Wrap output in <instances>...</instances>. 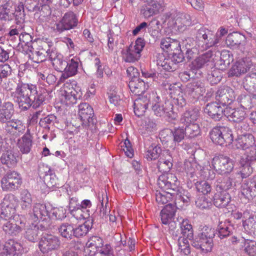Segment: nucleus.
Wrapping results in <instances>:
<instances>
[{"label": "nucleus", "instance_id": "f257e3e1", "mask_svg": "<svg viewBox=\"0 0 256 256\" xmlns=\"http://www.w3.org/2000/svg\"><path fill=\"white\" fill-rule=\"evenodd\" d=\"M50 92L46 88L32 83L19 80L14 91L10 93L14 102L22 111L32 107L36 109L45 103Z\"/></svg>", "mask_w": 256, "mask_h": 256}, {"label": "nucleus", "instance_id": "f03ea898", "mask_svg": "<svg viewBox=\"0 0 256 256\" xmlns=\"http://www.w3.org/2000/svg\"><path fill=\"white\" fill-rule=\"evenodd\" d=\"M149 105L151 106L154 115L157 116L168 117L172 120L176 118V114L173 110L172 102L167 100L164 104L161 103L160 98L156 92L146 93L136 101L134 104L135 114L138 117L143 116Z\"/></svg>", "mask_w": 256, "mask_h": 256}, {"label": "nucleus", "instance_id": "7ed1b4c3", "mask_svg": "<svg viewBox=\"0 0 256 256\" xmlns=\"http://www.w3.org/2000/svg\"><path fill=\"white\" fill-rule=\"evenodd\" d=\"M158 186L164 190L163 193L156 191V200L159 204H164L174 199L177 194L178 185L180 184L178 178L173 174H162L158 180Z\"/></svg>", "mask_w": 256, "mask_h": 256}, {"label": "nucleus", "instance_id": "20e7f679", "mask_svg": "<svg viewBox=\"0 0 256 256\" xmlns=\"http://www.w3.org/2000/svg\"><path fill=\"white\" fill-rule=\"evenodd\" d=\"M216 235L215 229L206 225H201L197 236L194 239L192 246L202 252H210L213 248L214 238Z\"/></svg>", "mask_w": 256, "mask_h": 256}, {"label": "nucleus", "instance_id": "39448f33", "mask_svg": "<svg viewBox=\"0 0 256 256\" xmlns=\"http://www.w3.org/2000/svg\"><path fill=\"white\" fill-rule=\"evenodd\" d=\"M30 219L34 222H42L40 224V230H44L49 228L50 213L48 206L44 204H36L32 210L29 212Z\"/></svg>", "mask_w": 256, "mask_h": 256}, {"label": "nucleus", "instance_id": "423d86ee", "mask_svg": "<svg viewBox=\"0 0 256 256\" xmlns=\"http://www.w3.org/2000/svg\"><path fill=\"white\" fill-rule=\"evenodd\" d=\"M212 142L222 146H227L232 143L234 137L232 130L228 127L217 125L210 132Z\"/></svg>", "mask_w": 256, "mask_h": 256}, {"label": "nucleus", "instance_id": "0eeeda50", "mask_svg": "<svg viewBox=\"0 0 256 256\" xmlns=\"http://www.w3.org/2000/svg\"><path fill=\"white\" fill-rule=\"evenodd\" d=\"M145 45L146 41L144 38L141 37L137 38L134 44H131L122 50V60L125 62L130 63L138 61L141 56V52Z\"/></svg>", "mask_w": 256, "mask_h": 256}, {"label": "nucleus", "instance_id": "6e6552de", "mask_svg": "<svg viewBox=\"0 0 256 256\" xmlns=\"http://www.w3.org/2000/svg\"><path fill=\"white\" fill-rule=\"evenodd\" d=\"M76 82L74 80H69L65 82L63 87L60 90V99L62 103L66 106L73 105L76 103L78 96L81 94L78 92L76 88Z\"/></svg>", "mask_w": 256, "mask_h": 256}, {"label": "nucleus", "instance_id": "1a4fd4ad", "mask_svg": "<svg viewBox=\"0 0 256 256\" xmlns=\"http://www.w3.org/2000/svg\"><path fill=\"white\" fill-rule=\"evenodd\" d=\"M184 95L188 100L194 103L206 92L204 84L200 80H194L188 83L184 90Z\"/></svg>", "mask_w": 256, "mask_h": 256}, {"label": "nucleus", "instance_id": "9d476101", "mask_svg": "<svg viewBox=\"0 0 256 256\" xmlns=\"http://www.w3.org/2000/svg\"><path fill=\"white\" fill-rule=\"evenodd\" d=\"M22 184L20 174L15 170H9L3 176L1 187L3 191L12 192L18 190Z\"/></svg>", "mask_w": 256, "mask_h": 256}, {"label": "nucleus", "instance_id": "9b49d317", "mask_svg": "<svg viewBox=\"0 0 256 256\" xmlns=\"http://www.w3.org/2000/svg\"><path fill=\"white\" fill-rule=\"evenodd\" d=\"M60 238L52 234H43L38 243L40 250L43 254H48L60 248Z\"/></svg>", "mask_w": 256, "mask_h": 256}, {"label": "nucleus", "instance_id": "f8f14e48", "mask_svg": "<svg viewBox=\"0 0 256 256\" xmlns=\"http://www.w3.org/2000/svg\"><path fill=\"white\" fill-rule=\"evenodd\" d=\"M16 211L14 196L11 194L5 196L0 204V218L5 220L14 218Z\"/></svg>", "mask_w": 256, "mask_h": 256}, {"label": "nucleus", "instance_id": "ddd939ff", "mask_svg": "<svg viewBox=\"0 0 256 256\" xmlns=\"http://www.w3.org/2000/svg\"><path fill=\"white\" fill-rule=\"evenodd\" d=\"M78 24V18L72 12L65 13L61 20L55 24L54 30L59 33L76 28Z\"/></svg>", "mask_w": 256, "mask_h": 256}, {"label": "nucleus", "instance_id": "4468645a", "mask_svg": "<svg viewBox=\"0 0 256 256\" xmlns=\"http://www.w3.org/2000/svg\"><path fill=\"white\" fill-rule=\"evenodd\" d=\"M242 232L249 237L256 236V212L250 209L244 212V220H242Z\"/></svg>", "mask_w": 256, "mask_h": 256}, {"label": "nucleus", "instance_id": "2eb2a0df", "mask_svg": "<svg viewBox=\"0 0 256 256\" xmlns=\"http://www.w3.org/2000/svg\"><path fill=\"white\" fill-rule=\"evenodd\" d=\"M212 165L214 169L221 174L229 173L234 168L233 161L222 154L215 156L212 160Z\"/></svg>", "mask_w": 256, "mask_h": 256}, {"label": "nucleus", "instance_id": "dca6fc26", "mask_svg": "<svg viewBox=\"0 0 256 256\" xmlns=\"http://www.w3.org/2000/svg\"><path fill=\"white\" fill-rule=\"evenodd\" d=\"M66 68L58 80V84L64 82L68 78L76 76L78 73L79 68L81 66V61L79 57L74 56L67 60Z\"/></svg>", "mask_w": 256, "mask_h": 256}, {"label": "nucleus", "instance_id": "f3484780", "mask_svg": "<svg viewBox=\"0 0 256 256\" xmlns=\"http://www.w3.org/2000/svg\"><path fill=\"white\" fill-rule=\"evenodd\" d=\"M235 98L234 90L226 86L218 88L216 94V102L223 106L230 104Z\"/></svg>", "mask_w": 256, "mask_h": 256}, {"label": "nucleus", "instance_id": "a211bd4d", "mask_svg": "<svg viewBox=\"0 0 256 256\" xmlns=\"http://www.w3.org/2000/svg\"><path fill=\"white\" fill-rule=\"evenodd\" d=\"M40 177L43 180L45 184L49 188H58V178L53 170L48 166L42 164L38 170Z\"/></svg>", "mask_w": 256, "mask_h": 256}, {"label": "nucleus", "instance_id": "6ab92c4d", "mask_svg": "<svg viewBox=\"0 0 256 256\" xmlns=\"http://www.w3.org/2000/svg\"><path fill=\"white\" fill-rule=\"evenodd\" d=\"M78 114L83 124L90 126L95 123L94 110L88 104H80L78 105Z\"/></svg>", "mask_w": 256, "mask_h": 256}, {"label": "nucleus", "instance_id": "aec40b11", "mask_svg": "<svg viewBox=\"0 0 256 256\" xmlns=\"http://www.w3.org/2000/svg\"><path fill=\"white\" fill-rule=\"evenodd\" d=\"M128 86L132 92L138 96V98L134 100V104L139 98H140L141 96H143L146 93L149 94L154 92L152 90H145V82L139 78L131 79L129 82Z\"/></svg>", "mask_w": 256, "mask_h": 256}, {"label": "nucleus", "instance_id": "412c9836", "mask_svg": "<svg viewBox=\"0 0 256 256\" xmlns=\"http://www.w3.org/2000/svg\"><path fill=\"white\" fill-rule=\"evenodd\" d=\"M252 64L248 58L240 60L237 61L230 68L228 72L229 77L238 76L242 74L246 73Z\"/></svg>", "mask_w": 256, "mask_h": 256}, {"label": "nucleus", "instance_id": "4be33fe9", "mask_svg": "<svg viewBox=\"0 0 256 256\" xmlns=\"http://www.w3.org/2000/svg\"><path fill=\"white\" fill-rule=\"evenodd\" d=\"M204 112L214 120H220L225 116V108L220 106L216 102L208 104L204 108Z\"/></svg>", "mask_w": 256, "mask_h": 256}, {"label": "nucleus", "instance_id": "5701e85b", "mask_svg": "<svg viewBox=\"0 0 256 256\" xmlns=\"http://www.w3.org/2000/svg\"><path fill=\"white\" fill-rule=\"evenodd\" d=\"M254 143V138L250 134L238 136L236 140V146L238 148L244 150L250 148L254 150V151H252V153L256 151V144L254 146V147H253Z\"/></svg>", "mask_w": 256, "mask_h": 256}, {"label": "nucleus", "instance_id": "b1692460", "mask_svg": "<svg viewBox=\"0 0 256 256\" xmlns=\"http://www.w3.org/2000/svg\"><path fill=\"white\" fill-rule=\"evenodd\" d=\"M14 104L10 102H4L0 105V123L7 124L14 114Z\"/></svg>", "mask_w": 256, "mask_h": 256}, {"label": "nucleus", "instance_id": "393cba45", "mask_svg": "<svg viewBox=\"0 0 256 256\" xmlns=\"http://www.w3.org/2000/svg\"><path fill=\"white\" fill-rule=\"evenodd\" d=\"M241 192L248 200L252 199L256 196V177L244 182L242 185Z\"/></svg>", "mask_w": 256, "mask_h": 256}, {"label": "nucleus", "instance_id": "a878e982", "mask_svg": "<svg viewBox=\"0 0 256 256\" xmlns=\"http://www.w3.org/2000/svg\"><path fill=\"white\" fill-rule=\"evenodd\" d=\"M233 226L228 220L218 221L216 227V234L221 240L225 238L232 234Z\"/></svg>", "mask_w": 256, "mask_h": 256}, {"label": "nucleus", "instance_id": "bb28decb", "mask_svg": "<svg viewBox=\"0 0 256 256\" xmlns=\"http://www.w3.org/2000/svg\"><path fill=\"white\" fill-rule=\"evenodd\" d=\"M212 56L210 50L200 55L192 62L191 68L196 70L208 66L212 62Z\"/></svg>", "mask_w": 256, "mask_h": 256}, {"label": "nucleus", "instance_id": "cd10ccee", "mask_svg": "<svg viewBox=\"0 0 256 256\" xmlns=\"http://www.w3.org/2000/svg\"><path fill=\"white\" fill-rule=\"evenodd\" d=\"M32 137L30 130H28L26 133L18 140V146L20 152L24 154H28L32 148Z\"/></svg>", "mask_w": 256, "mask_h": 256}, {"label": "nucleus", "instance_id": "c85d7f7f", "mask_svg": "<svg viewBox=\"0 0 256 256\" xmlns=\"http://www.w3.org/2000/svg\"><path fill=\"white\" fill-rule=\"evenodd\" d=\"M93 219L87 220L84 224L75 226L74 224V238H80L85 236L93 225Z\"/></svg>", "mask_w": 256, "mask_h": 256}, {"label": "nucleus", "instance_id": "c756f323", "mask_svg": "<svg viewBox=\"0 0 256 256\" xmlns=\"http://www.w3.org/2000/svg\"><path fill=\"white\" fill-rule=\"evenodd\" d=\"M246 40L244 35L238 32H234L228 34L226 40V44L232 48H239Z\"/></svg>", "mask_w": 256, "mask_h": 256}, {"label": "nucleus", "instance_id": "7c9ffc66", "mask_svg": "<svg viewBox=\"0 0 256 256\" xmlns=\"http://www.w3.org/2000/svg\"><path fill=\"white\" fill-rule=\"evenodd\" d=\"M214 205L218 208H224L230 202V196L226 190H216L213 196Z\"/></svg>", "mask_w": 256, "mask_h": 256}, {"label": "nucleus", "instance_id": "2f4dec72", "mask_svg": "<svg viewBox=\"0 0 256 256\" xmlns=\"http://www.w3.org/2000/svg\"><path fill=\"white\" fill-rule=\"evenodd\" d=\"M168 150L166 152V154H163L160 158L158 164V168L159 170L164 172L163 174H169L168 172L172 168L173 158Z\"/></svg>", "mask_w": 256, "mask_h": 256}, {"label": "nucleus", "instance_id": "473e14b6", "mask_svg": "<svg viewBox=\"0 0 256 256\" xmlns=\"http://www.w3.org/2000/svg\"><path fill=\"white\" fill-rule=\"evenodd\" d=\"M176 212V206L172 204H166L160 212V218L162 224H168L170 222L174 220Z\"/></svg>", "mask_w": 256, "mask_h": 256}, {"label": "nucleus", "instance_id": "72a5a7b5", "mask_svg": "<svg viewBox=\"0 0 256 256\" xmlns=\"http://www.w3.org/2000/svg\"><path fill=\"white\" fill-rule=\"evenodd\" d=\"M246 112L242 110L232 108L226 107L225 108V116L230 121L239 122L244 120L246 118Z\"/></svg>", "mask_w": 256, "mask_h": 256}, {"label": "nucleus", "instance_id": "f704fd0d", "mask_svg": "<svg viewBox=\"0 0 256 256\" xmlns=\"http://www.w3.org/2000/svg\"><path fill=\"white\" fill-rule=\"evenodd\" d=\"M174 88H175L174 86L171 85L169 87L170 94H174V95L176 94V96H174L172 100L170 102H172L173 106L174 104L180 108H182L186 105L187 99L184 95V92H182L179 87L176 90H174Z\"/></svg>", "mask_w": 256, "mask_h": 256}, {"label": "nucleus", "instance_id": "c9c22d12", "mask_svg": "<svg viewBox=\"0 0 256 256\" xmlns=\"http://www.w3.org/2000/svg\"><path fill=\"white\" fill-rule=\"evenodd\" d=\"M178 227L180 228L181 233L184 236H186L190 240L193 237L194 231L192 224L186 218L182 217L177 218Z\"/></svg>", "mask_w": 256, "mask_h": 256}, {"label": "nucleus", "instance_id": "e433bc0d", "mask_svg": "<svg viewBox=\"0 0 256 256\" xmlns=\"http://www.w3.org/2000/svg\"><path fill=\"white\" fill-rule=\"evenodd\" d=\"M0 161L2 164L6 165L7 167L14 168L17 164L18 158L13 151L8 150L2 154Z\"/></svg>", "mask_w": 256, "mask_h": 256}, {"label": "nucleus", "instance_id": "4c0bfd02", "mask_svg": "<svg viewBox=\"0 0 256 256\" xmlns=\"http://www.w3.org/2000/svg\"><path fill=\"white\" fill-rule=\"evenodd\" d=\"M200 116V112L196 108L186 110L181 116L180 122L184 125L195 124Z\"/></svg>", "mask_w": 256, "mask_h": 256}, {"label": "nucleus", "instance_id": "58836bf2", "mask_svg": "<svg viewBox=\"0 0 256 256\" xmlns=\"http://www.w3.org/2000/svg\"><path fill=\"white\" fill-rule=\"evenodd\" d=\"M57 230L60 236L66 240H70L74 238V224L64 222L58 227Z\"/></svg>", "mask_w": 256, "mask_h": 256}, {"label": "nucleus", "instance_id": "ea45409f", "mask_svg": "<svg viewBox=\"0 0 256 256\" xmlns=\"http://www.w3.org/2000/svg\"><path fill=\"white\" fill-rule=\"evenodd\" d=\"M148 4L147 5L142 6L141 10V13L146 18H148L154 15L158 14L160 11L162 9V6L160 4L153 2Z\"/></svg>", "mask_w": 256, "mask_h": 256}, {"label": "nucleus", "instance_id": "a19ab883", "mask_svg": "<svg viewBox=\"0 0 256 256\" xmlns=\"http://www.w3.org/2000/svg\"><path fill=\"white\" fill-rule=\"evenodd\" d=\"M22 248L20 243L14 240H9L5 244L4 250L7 254L12 256L18 255Z\"/></svg>", "mask_w": 256, "mask_h": 256}, {"label": "nucleus", "instance_id": "79ce46f5", "mask_svg": "<svg viewBox=\"0 0 256 256\" xmlns=\"http://www.w3.org/2000/svg\"><path fill=\"white\" fill-rule=\"evenodd\" d=\"M244 84L246 90L252 91V97L256 99V73L247 74L244 81Z\"/></svg>", "mask_w": 256, "mask_h": 256}, {"label": "nucleus", "instance_id": "37998d69", "mask_svg": "<svg viewBox=\"0 0 256 256\" xmlns=\"http://www.w3.org/2000/svg\"><path fill=\"white\" fill-rule=\"evenodd\" d=\"M2 226L4 234L11 236H16L22 231V228L10 220H6Z\"/></svg>", "mask_w": 256, "mask_h": 256}, {"label": "nucleus", "instance_id": "c03bdc74", "mask_svg": "<svg viewBox=\"0 0 256 256\" xmlns=\"http://www.w3.org/2000/svg\"><path fill=\"white\" fill-rule=\"evenodd\" d=\"M157 65L162 66L164 70L172 72L176 69V64L172 58H166L162 54H159L157 59Z\"/></svg>", "mask_w": 256, "mask_h": 256}, {"label": "nucleus", "instance_id": "a18cd8bd", "mask_svg": "<svg viewBox=\"0 0 256 256\" xmlns=\"http://www.w3.org/2000/svg\"><path fill=\"white\" fill-rule=\"evenodd\" d=\"M18 38L20 40L18 46H20L23 48H26L27 50L32 52L34 50L32 46L33 43V38L32 36L28 33L21 32Z\"/></svg>", "mask_w": 256, "mask_h": 256}, {"label": "nucleus", "instance_id": "49530a36", "mask_svg": "<svg viewBox=\"0 0 256 256\" xmlns=\"http://www.w3.org/2000/svg\"><path fill=\"white\" fill-rule=\"evenodd\" d=\"M40 228L39 225H30L24 234V237L30 242H34L38 240L39 228Z\"/></svg>", "mask_w": 256, "mask_h": 256}, {"label": "nucleus", "instance_id": "de8ad7c7", "mask_svg": "<svg viewBox=\"0 0 256 256\" xmlns=\"http://www.w3.org/2000/svg\"><path fill=\"white\" fill-rule=\"evenodd\" d=\"M218 38H216V36L212 32L205 38L202 43L198 46V48L200 50L203 51L213 46H218Z\"/></svg>", "mask_w": 256, "mask_h": 256}, {"label": "nucleus", "instance_id": "09e8293b", "mask_svg": "<svg viewBox=\"0 0 256 256\" xmlns=\"http://www.w3.org/2000/svg\"><path fill=\"white\" fill-rule=\"evenodd\" d=\"M200 166L198 163L192 160V162L189 160H186L184 164V169L186 176L188 178H193L196 175V170H198V168Z\"/></svg>", "mask_w": 256, "mask_h": 256}, {"label": "nucleus", "instance_id": "8fccbe9b", "mask_svg": "<svg viewBox=\"0 0 256 256\" xmlns=\"http://www.w3.org/2000/svg\"><path fill=\"white\" fill-rule=\"evenodd\" d=\"M174 22V27H177L178 28L190 26L192 24L190 16L187 14H176V18Z\"/></svg>", "mask_w": 256, "mask_h": 256}, {"label": "nucleus", "instance_id": "3c124183", "mask_svg": "<svg viewBox=\"0 0 256 256\" xmlns=\"http://www.w3.org/2000/svg\"><path fill=\"white\" fill-rule=\"evenodd\" d=\"M212 32L204 26H200L196 29V43L198 47L202 43L205 38Z\"/></svg>", "mask_w": 256, "mask_h": 256}, {"label": "nucleus", "instance_id": "603ef678", "mask_svg": "<svg viewBox=\"0 0 256 256\" xmlns=\"http://www.w3.org/2000/svg\"><path fill=\"white\" fill-rule=\"evenodd\" d=\"M188 238L184 236H179L178 240V251L184 255H188L190 252V246L188 243Z\"/></svg>", "mask_w": 256, "mask_h": 256}, {"label": "nucleus", "instance_id": "864d4df0", "mask_svg": "<svg viewBox=\"0 0 256 256\" xmlns=\"http://www.w3.org/2000/svg\"><path fill=\"white\" fill-rule=\"evenodd\" d=\"M244 240V246L245 252L250 256H254L256 254V242L250 240L248 236H242Z\"/></svg>", "mask_w": 256, "mask_h": 256}, {"label": "nucleus", "instance_id": "5fc2aeb1", "mask_svg": "<svg viewBox=\"0 0 256 256\" xmlns=\"http://www.w3.org/2000/svg\"><path fill=\"white\" fill-rule=\"evenodd\" d=\"M178 189L177 194L174 196L176 202L174 204L176 205L178 200L182 201L184 204H188L192 199L190 194L187 191L181 190L178 186Z\"/></svg>", "mask_w": 256, "mask_h": 256}, {"label": "nucleus", "instance_id": "6e6d98bb", "mask_svg": "<svg viewBox=\"0 0 256 256\" xmlns=\"http://www.w3.org/2000/svg\"><path fill=\"white\" fill-rule=\"evenodd\" d=\"M184 129L186 130V137L188 138H195L200 134V127L196 123L186 125Z\"/></svg>", "mask_w": 256, "mask_h": 256}, {"label": "nucleus", "instance_id": "4d7b16f0", "mask_svg": "<svg viewBox=\"0 0 256 256\" xmlns=\"http://www.w3.org/2000/svg\"><path fill=\"white\" fill-rule=\"evenodd\" d=\"M6 126L14 130V132H18L19 134L24 133L26 130L24 124L22 120L17 118H12Z\"/></svg>", "mask_w": 256, "mask_h": 256}, {"label": "nucleus", "instance_id": "13d9d810", "mask_svg": "<svg viewBox=\"0 0 256 256\" xmlns=\"http://www.w3.org/2000/svg\"><path fill=\"white\" fill-rule=\"evenodd\" d=\"M162 152V150L160 146L152 144L149 146L146 153V158L148 160H156L158 158Z\"/></svg>", "mask_w": 256, "mask_h": 256}, {"label": "nucleus", "instance_id": "bf43d9fd", "mask_svg": "<svg viewBox=\"0 0 256 256\" xmlns=\"http://www.w3.org/2000/svg\"><path fill=\"white\" fill-rule=\"evenodd\" d=\"M21 207L23 210H28L30 208L32 204L31 194L26 190H24L21 193Z\"/></svg>", "mask_w": 256, "mask_h": 256}, {"label": "nucleus", "instance_id": "052dcab7", "mask_svg": "<svg viewBox=\"0 0 256 256\" xmlns=\"http://www.w3.org/2000/svg\"><path fill=\"white\" fill-rule=\"evenodd\" d=\"M232 186V180L230 178H219L216 184V190H229Z\"/></svg>", "mask_w": 256, "mask_h": 256}, {"label": "nucleus", "instance_id": "680f3d73", "mask_svg": "<svg viewBox=\"0 0 256 256\" xmlns=\"http://www.w3.org/2000/svg\"><path fill=\"white\" fill-rule=\"evenodd\" d=\"M148 32L152 36H158L162 30L160 22L157 20H152L148 24Z\"/></svg>", "mask_w": 256, "mask_h": 256}, {"label": "nucleus", "instance_id": "e2e57ef3", "mask_svg": "<svg viewBox=\"0 0 256 256\" xmlns=\"http://www.w3.org/2000/svg\"><path fill=\"white\" fill-rule=\"evenodd\" d=\"M14 16L16 23L23 24L25 21L26 14L24 10V6L22 4H19L16 8L15 12L13 13V17Z\"/></svg>", "mask_w": 256, "mask_h": 256}, {"label": "nucleus", "instance_id": "0e129e2a", "mask_svg": "<svg viewBox=\"0 0 256 256\" xmlns=\"http://www.w3.org/2000/svg\"><path fill=\"white\" fill-rule=\"evenodd\" d=\"M71 214L77 220L92 219V218L90 217V210L80 206L74 212H71Z\"/></svg>", "mask_w": 256, "mask_h": 256}, {"label": "nucleus", "instance_id": "69168bd1", "mask_svg": "<svg viewBox=\"0 0 256 256\" xmlns=\"http://www.w3.org/2000/svg\"><path fill=\"white\" fill-rule=\"evenodd\" d=\"M172 141L174 143L178 144L186 136V130L183 128L178 127L172 130Z\"/></svg>", "mask_w": 256, "mask_h": 256}, {"label": "nucleus", "instance_id": "338daca9", "mask_svg": "<svg viewBox=\"0 0 256 256\" xmlns=\"http://www.w3.org/2000/svg\"><path fill=\"white\" fill-rule=\"evenodd\" d=\"M52 62L54 69L56 71L60 72L62 74L65 72L66 68L67 60L64 59L62 55L61 56V57L55 59Z\"/></svg>", "mask_w": 256, "mask_h": 256}, {"label": "nucleus", "instance_id": "774afa93", "mask_svg": "<svg viewBox=\"0 0 256 256\" xmlns=\"http://www.w3.org/2000/svg\"><path fill=\"white\" fill-rule=\"evenodd\" d=\"M50 213V220L51 218L55 220H62L66 216L62 208H51L48 206Z\"/></svg>", "mask_w": 256, "mask_h": 256}]
</instances>
